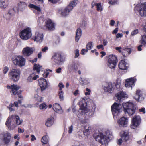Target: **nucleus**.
<instances>
[{"label": "nucleus", "mask_w": 146, "mask_h": 146, "mask_svg": "<svg viewBox=\"0 0 146 146\" xmlns=\"http://www.w3.org/2000/svg\"><path fill=\"white\" fill-rule=\"evenodd\" d=\"M81 104L79 110V114L78 117L82 123L87 122L88 117L86 113L89 111H94L96 109V105L93 101L89 98H82L80 101Z\"/></svg>", "instance_id": "1"}, {"label": "nucleus", "mask_w": 146, "mask_h": 146, "mask_svg": "<svg viewBox=\"0 0 146 146\" xmlns=\"http://www.w3.org/2000/svg\"><path fill=\"white\" fill-rule=\"evenodd\" d=\"M113 138L112 133L109 130L106 132V135H104L102 133H100L95 138L96 140L102 144L106 145Z\"/></svg>", "instance_id": "2"}, {"label": "nucleus", "mask_w": 146, "mask_h": 146, "mask_svg": "<svg viewBox=\"0 0 146 146\" xmlns=\"http://www.w3.org/2000/svg\"><path fill=\"white\" fill-rule=\"evenodd\" d=\"M123 106L125 114L127 113L129 115H131L135 112V107L134 104L131 102L123 103Z\"/></svg>", "instance_id": "3"}, {"label": "nucleus", "mask_w": 146, "mask_h": 146, "mask_svg": "<svg viewBox=\"0 0 146 146\" xmlns=\"http://www.w3.org/2000/svg\"><path fill=\"white\" fill-rule=\"evenodd\" d=\"M122 106L119 103H114L111 106V111L114 118L116 119L121 112Z\"/></svg>", "instance_id": "4"}, {"label": "nucleus", "mask_w": 146, "mask_h": 146, "mask_svg": "<svg viewBox=\"0 0 146 146\" xmlns=\"http://www.w3.org/2000/svg\"><path fill=\"white\" fill-rule=\"evenodd\" d=\"M134 9L135 11H137L142 17H146V2L137 4Z\"/></svg>", "instance_id": "5"}, {"label": "nucleus", "mask_w": 146, "mask_h": 146, "mask_svg": "<svg viewBox=\"0 0 146 146\" xmlns=\"http://www.w3.org/2000/svg\"><path fill=\"white\" fill-rule=\"evenodd\" d=\"M32 35L31 28L27 27L21 31L20 33V38L24 40H27L30 38Z\"/></svg>", "instance_id": "6"}, {"label": "nucleus", "mask_w": 146, "mask_h": 146, "mask_svg": "<svg viewBox=\"0 0 146 146\" xmlns=\"http://www.w3.org/2000/svg\"><path fill=\"white\" fill-rule=\"evenodd\" d=\"M20 73L19 69H12L9 73V78L15 82L17 81L19 78Z\"/></svg>", "instance_id": "7"}, {"label": "nucleus", "mask_w": 146, "mask_h": 146, "mask_svg": "<svg viewBox=\"0 0 146 146\" xmlns=\"http://www.w3.org/2000/svg\"><path fill=\"white\" fill-rule=\"evenodd\" d=\"M13 115H9L5 123V125L10 130H13L16 127L14 121Z\"/></svg>", "instance_id": "8"}, {"label": "nucleus", "mask_w": 146, "mask_h": 146, "mask_svg": "<svg viewBox=\"0 0 146 146\" xmlns=\"http://www.w3.org/2000/svg\"><path fill=\"white\" fill-rule=\"evenodd\" d=\"M25 59L22 56H15L13 60V63L19 67H22L25 65Z\"/></svg>", "instance_id": "9"}, {"label": "nucleus", "mask_w": 146, "mask_h": 146, "mask_svg": "<svg viewBox=\"0 0 146 146\" xmlns=\"http://www.w3.org/2000/svg\"><path fill=\"white\" fill-rule=\"evenodd\" d=\"M117 61V58L115 55H110L109 56L108 65L111 69L114 68L116 66Z\"/></svg>", "instance_id": "10"}, {"label": "nucleus", "mask_w": 146, "mask_h": 146, "mask_svg": "<svg viewBox=\"0 0 146 146\" xmlns=\"http://www.w3.org/2000/svg\"><path fill=\"white\" fill-rule=\"evenodd\" d=\"M51 60L52 62L57 64H59L60 63L63 62L65 60L64 58L58 53L54 54L52 57Z\"/></svg>", "instance_id": "11"}, {"label": "nucleus", "mask_w": 146, "mask_h": 146, "mask_svg": "<svg viewBox=\"0 0 146 146\" xmlns=\"http://www.w3.org/2000/svg\"><path fill=\"white\" fill-rule=\"evenodd\" d=\"M141 122V119L139 115H135L132 118L131 127L132 129H135L138 127Z\"/></svg>", "instance_id": "12"}, {"label": "nucleus", "mask_w": 146, "mask_h": 146, "mask_svg": "<svg viewBox=\"0 0 146 146\" xmlns=\"http://www.w3.org/2000/svg\"><path fill=\"white\" fill-rule=\"evenodd\" d=\"M43 33L40 32L36 31L33 36V39L34 41L40 43L43 41Z\"/></svg>", "instance_id": "13"}, {"label": "nucleus", "mask_w": 146, "mask_h": 146, "mask_svg": "<svg viewBox=\"0 0 146 146\" xmlns=\"http://www.w3.org/2000/svg\"><path fill=\"white\" fill-rule=\"evenodd\" d=\"M43 25L46 28L49 30H53L55 29V25L54 22L50 19H47L44 21Z\"/></svg>", "instance_id": "14"}, {"label": "nucleus", "mask_w": 146, "mask_h": 146, "mask_svg": "<svg viewBox=\"0 0 146 146\" xmlns=\"http://www.w3.org/2000/svg\"><path fill=\"white\" fill-rule=\"evenodd\" d=\"M34 51V48L27 46L23 49L22 53L24 56L28 57L33 54Z\"/></svg>", "instance_id": "15"}, {"label": "nucleus", "mask_w": 146, "mask_h": 146, "mask_svg": "<svg viewBox=\"0 0 146 146\" xmlns=\"http://www.w3.org/2000/svg\"><path fill=\"white\" fill-rule=\"evenodd\" d=\"M128 122V119L124 117H123L119 119L117 123L120 127H125L127 126Z\"/></svg>", "instance_id": "16"}, {"label": "nucleus", "mask_w": 146, "mask_h": 146, "mask_svg": "<svg viewBox=\"0 0 146 146\" xmlns=\"http://www.w3.org/2000/svg\"><path fill=\"white\" fill-rule=\"evenodd\" d=\"M136 79L135 77L130 78L127 79L126 80L125 86L127 88H132L135 85V83Z\"/></svg>", "instance_id": "17"}, {"label": "nucleus", "mask_w": 146, "mask_h": 146, "mask_svg": "<svg viewBox=\"0 0 146 146\" xmlns=\"http://www.w3.org/2000/svg\"><path fill=\"white\" fill-rule=\"evenodd\" d=\"M58 13L62 16L65 17L67 16L71 10L67 6L65 8H60L58 9Z\"/></svg>", "instance_id": "18"}, {"label": "nucleus", "mask_w": 146, "mask_h": 146, "mask_svg": "<svg viewBox=\"0 0 146 146\" xmlns=\"http://www.w3.org/2000/svg\"><path fill=\"white\" fill-rule=\"evenodd\" d=\"M39 84L42 91L44 90L48 87V85L47 81L44 78H40L39 80Z\"/></svg>", "instance_id": "19"}, {"label": "nucleus", "mask_w": 146, "mask_h": 146, "mask_svg": "<svg viewBox=\"0 0 146 146\" xmlns=\"http://www.w3.org/2000/svg\"><path fill=\"white\" fill-rule=\"evenodd\" d=\"M2 135L3 136L2 140L4 143L6 144L9 143L11 140V134L7 132H6L3 133Z\"/></svg>", "instance_id": "20"}, {"label": "nucleus", "mask_w": 146, "mask_h": 146, "mask_svg": "<svg viewBox=\"0 0 146 146\" xmlns=\"http://www.w3.org/2000/svg\"><path fill=\"white\" fill-rule=\"evenodd\" d=\"M136 94L138 96V100L139 101L143 100L146 96V93L143 92L141 91L140 90H137Z\"/></svg>", "instance_id": "21"}, {"label": "nucleus", "mask_w": 146, "mask_h": 146, "mask_svg": "<svg viewBox=\"0 0 146 146\" xmlns=\"http://www.w3.org/2000/svg\"><path fill=\"white\" fill-rule=\"evenodd\" d=\"M103 89L105 92L111 93L113 90V86L111 82L106 83L103 87Z\"/></svg>", "instance_id": "22"}, {"label": "nucleus", "mask_w": 146, "mask_h": 146, "mask_svg": "<svg viewBox=\"0 0 146 146\" xmlns=\"http://www.w3.org/2000/svg\"><path fill=\"white\" fill-rule=\"evenodd\" d=\"M116 97L119 101H121L123 100L125 98H127L128 95L125 92L120 91L116 94Z\"/></svg>", "instance_id": "23"}, {"label": "nucleus", "mask_w": 146, "mask_h": 146, "mask_svg": "<svg viewBox=\"0 0 146 146\" xmlns=\"http://www.w3.org/2000/svg\"><path fill=\"white\" fill-rule=\"evenodd\" d=\"M53 109L55 112L61 114L63 112L61 106L59 104L57 103L53 104Z\"/></svg>", "instance_id": "24"}, {"label": "nucleus", "mask_w": 146, "mask_h": 146, "mask_svg": "<svg viewBox=\"0 0 146 146\" xmlns=\"http://www.w3.org/2000/svg\"><path fill=\"white\" fill-rule=\"evenodd\" d=\"M20 87L17 85L14 84L11 85V86H7L8 88H10L12 90L11 91L13 95H15L17 93L18 90L20 88Z\"/></svg>", "instance_id": "25"}, {"label": "nucleus", "mask_w": 146, "mask_h": 146, "mask_svg": "<svg viewBox=\"0 0 146 146\" xmlns=\"http://www.w3.org/2000/svg\"><path fill=\"white\" fill-rule=\"evenodd\" d=\"M120 135L123 141H127L129 139V137L128 132L123 131L121 132Z\"/></svg>", "instance_id": "26"}, {"label": "nucleus", "mask_w": 146, "mask_h": 146, "mask_svg": "<svg viewBox=\"0 0 146 146\" xmlns=\"http://www.w3.org/2000/svg\"><path fill=\"white\" fill-rule=\"evenodd\" d=\"M13 117L16 127L17 126L20 125L22 123L23 120L17 115H13Z\"/></svg>", "instance_id": "27"}, {"label": "nucleus", "mask_w": 146, "mask_h": 146, "mask_svg": "<svg viewBox=\"0 0 146 146\" xmlns=\"http://www.w3.org/2000/svg\"><path fill=\"white\" fill-rule=\"evenodd\" d=\"M29 8L33 9L34 11V12L36 13L35 11H37V13H39L41 11V9L40 7L37 6L33 4H30L28 5Z\"/></svg>", "instance_id": "28"}, {"label": "nucleus", "mask_w": 146, "mask_h": 146, "mask_svg": "<svg viewBox=\"0 0 146 146\" xmlns=\"http://www.w3.org/2000/svg\"><path fill=\"white\" fill-rule=\"evenodd\" d=\"M119 67L120 69L126 70L127 67V63L124 60H121L119 62Z\"/></svg>", "instance_id": "29"}, {"label": "nucleus", "mask_w": 146, "mask_h": 146, "mask_svg": "<svg viewBox=\"0 0 146 146\" xmlns=\"http://www.w3.org/2000/svg\"><path fill=\"white\" fill-rule=\"evenodd\" d=\"M84 135L87 136L90 134L91 131V127L89 124H87L84 126Z\"/></svg>", "instance_id": "30"}, {"label": "nucleus", "mask_w": 146, "mask_h": 146, "mask_svg": "<svg viewBox=\"0 0 146 146\" xmlns=\"http://www.w3.org/2000/svg\"><path fill=\"white\" fill-rule=\"evenodd\" d=\"M82 35V30L80 28H78L77 29L76 35L75 37L76 42H77L80 39Z\"/></svg>", "instance_id": "31"}, {"label": "nucleus", "mask_w": 146, "mask_h": 146, "mask_svg": "<svg viewBox=\"0 0 146 146\" xmlns=\"http://www.w3.org/2000/svg\"><path fill=\"white\" fill-rule=\"evenodd\" d=\"M26 6V3L23 1H20L18 3V8L21 11H23Z\"/></svg>", "instance_id": "32"}, {"label": "nucleus", "mask_w": 146, "mask_h": 146, "mask_svg": "<svg viewBox=\"0 0 146 146\" xmlns=\"http://www.w3.org/2000/svg\"><path fill=\"white\" fill-rule=\"evenodd\" d=\"M131 53V50L129 48H125L123 50L122 54L123 56L126 57L128 56Z\"/></svg>", "instance_id": "33"}, {"label": "nucleus", "mask_w": 146, "mask_h": 146, "mask_svg": "<svg viewBox=\"0 0 146 146\" xmlns=\"http://www.w3.org/2000/svg\"><path fill=\"white\" fill-rule=\"evenodd\" d=\"M54 122V118L50 117L48 118L45 123V125L47 127H50L52 125Z\"/></svg>", "instance_id": "34"}, {"label": "nucleus", "mask_w": 146, "mask_h": 146, "mask_svg": "<svg viewBox=\"0 0 146 146\" xmlns=\"http://www.w3.org/2000/svg\"><path fill=\"white\" fill-rule=\"evenodd\" d=\"M80 82L82 85H88L90 82L89 79L87 78H80Z\"/></svg>", "instance_id": "35"}, {"label": "nucleus", "mask_w": 146, "mask_h": 146, "mask_svg": "<svg viewBox=\"0 0 146 146\" xmlns=\"http://www.w3.org/2000/svg\"><path fill=\"white\" fill-rule=\"evenodd\" d=\"M78 2V0H74L71 1L69 5L67 6L72 11L73 8L76 6Z\"/></svg>", "instance_id": "36"}, {"label": "nucleus", "mask_w": 146, "mask_h": 146, "mask_svg": "<svg viewBox=\"0 0 146 146\" xmlns=\"http://www.w3.org/2000/svg\"><path fill=\"white\" fill-rule=\"evenodd\" d=\"M8 3V0H1V8L3 9L6 8Z\"/></svg>", "instance_id": "37"}, {"label": "nucleus", "mask_w": 146, "mask_h": 146, "mask_svg": "<svg viewBox=\"0 0 146 146\" xmlns=\"http://www.w3.org/2000/svg\"><path fill=\"white\" fill-rule=\"evenodd\" d=\"M41 68L42 66L39 64H34L33 69L34 70H35L37 72V73H39Z\"/></svg>", "instance_id": "38"}, {"label": "nucleus", "mask_w": 146, "mask_h": 146, "mask_svg": "<svg viewBox=\"0 0 146 146\" xmlns=\"http://www.w3.org/2000/svg\"><path fill=\"white\" fill-rule=\"evenodd\" d=\"M48 137L47 135L43 136L41 139V142L44 144H47L48 142Z\"/></svg>", "instance_id": "39"}, {"label": "nucleus", "mask_w": 146, "mask_h": 146, "mask_svg": "<svg viewBox=\"0 0 146 146\" xmlns=\"http://www.w3.org/2000/svg\"><path fill=\"white\" fill-rule=\"evenodd\" d=\"M76 63L74 62L72 63L68 66V69L70 70H76Z\"/></svg>", "instance_id": "40"}, {"label": "nucleus", "mask_w": 146, "mask_h": 146, "mask_svg": "<svg viewBox=\"0 0 146 146\" xmlns=\"http://www.w3.org/2000/svg\"><path fill=\"white\" fill-rule=\"evenodd\" d=\"M141 43L146 46V34L142 36L141 40L140 41Z\"/></svg>", "instance_id": "41"}, {"label": "nucleus", "mask_w": 146, "mask_h": 146, "mask_svg": "<svg viewBox=\"0 0 146 146\" xmlns=\"http://www.w3.org/2000/svg\"><path fill=\"white\" fill-rule=\"evenodd\" d=\"M34 98L35 100H36L37 101L42 102L43 98L42 97H40L37 94H35L34 96Z\"/></svg>", "instance_id": "42"}, {"label": "nucleus", "mask_w": 146, "mask_h": 146, "mask_svg": "<svg viewBox=\"0 0 146 146\" xmlns=\"http://www.w3.org/2000/svg\"><path fill=\"white\" fill-rule=\"evenodd\" d=\"M64 92L62 91H60L58 93V95L60 101H62L64 99Z\"/></svg>", "instance_id": "43"}, {"label": "nucleus", "mask_w": 146, "mask_h": 146, "mask_svg": "<svg viewBox=\"0 0 146 146\" xmlns=\"http://www.w3.org/2000/svg\"><path fill=\"white\" fill-rule=\"evenodd\" d=\"M38 74L37 73V72L36 73L33 72L30 75L32 76V78L33 79V80H35L39 78V76Z\"/></svg>", "instance_id": "44"}, {"label": "nucleus", "mask_w": 146, "mask_h": 146, "mask_svg": "<svg viewBox=\"0 0 146 146\" xmlns=\"http://www.w3.org/2000/svg\"><path fill=\"white\" fill-rule=\"evenodd\" d=\"M95 5L96 6L97 11H102L103 9L101 3H96Z\"/></svg>", "instance_id": "45"}, {"label": "nucleus", "mask_w": 146, "mask_h": 146, "mask_svg": "<svg viewBox=\"0 0 146 146\" xmlns=\"http://www.w3.org/2000/svg\"><path fill=\"white\" fill-rule=\"evenodd\" d=\"M16 10L14 8L9 9V11L8 14L11 16L14 15L15 13Z\"/></svg>", "instance_id": "46"}, {"label": "nucleus", "mask_w": 146, "mask_h": 146, "mask_svg": "<svg viewBox=\"0 0 146 146\" xmlns=\"http://www.w3.org/2000/svg\"><path fill=\"white\" fill-rule=\"evenodd\" d=\"M47 106L45 103H42L40 104L39 106V108L41 110L46 109L47 108Z\"/></svg>", "instance_id": "47"}, {"label": "nucleus", "mask_w": 146, "mask_h": 146, "mask_svg": "<svg viewBox=\"0 0 146 146\" xmlns=\"http://www.w3.org/2000/svg\"><path fill=\"white\" fill-rule=\"evenodd\" d=\"M121 84V80L119 79H117L115 81V86L117 88H120Z\"/></svg>", "instance_id": "48"}, {"label": "nucleus", "mask_w": 146, "mask_h": 146, "mask_svg": "<svg viewBox=\"0 0 146 146\" xmlns=\"http://www.w3.org/2000/svg\"><path fill=\"white\" fill-rule=\"evenodd\" d=\"M93 47L92 42H90L86 45V48L88 50H90Z\"/></svg>", "instance_id": "49"}, {"label": "nucleus", "mask_w": 146, "mask_h": 146, "mask_svg": "<svg viewBox=\"0 0 146 146\" xmlns=\"http://www.w3.org/2000/svg\"><path fill=\"white\" fill-rule=\"evenodd\" d=\"M8 108L11 112L14 111L15 109L13 104H11L9 105Z\"/></svg>", "instance_id": "50"}, {"label": "nucleus", "mask_w": 146, "mask_h": 146, "mask_svg": "<svg viewBox=\"0 0 146 146\" xmlns=\"http://www.w3.org/2000/svg\"><path fill=\"white\" fill-rule=\"evenodd\" d=\"M43 18L42 17H40L38 21V22L39 25H41L44 23Z\"/></svg>", "instance_id": "51"}, {"label": "nucleus", "mask_w": 146, "mask_h": 146, "mask_svg": "<svg viewBox=\"0 0 146 146\" xmlns=\"http://www.w3.org/2000/svg\"><path fill=\"white\" fill-rule=\"evenodd\" d=\"M86 92H85V95L86 96L89 95L91 93L90 90L88 88H86L85 89Z\"/></svg>", "instance_id": "52"}, {"label": "nucleus", "mask_w": 146, "mask_h": 146, "mask_svg": "<svg viewBox=\"0 0 146 146\" xmlns=\"http://www.w3.org/2000/svg\"><path fill=\"white\" fill-rule=\"evenodd\" d=\"M75 56L74 58H77L79 56V52L78 49H77L76 50L74 51Z\"/></svg>", "instance_id": "53"}, {"label": "nucleus", "mask_w": 146, "mask_h": 146, "mask_svg": "<svg viewBox=\"0 0 146 146\" xmlns=\"http://www.w3.org/2000/svg\"><path fill=\"white\" fill-rule=\"evenodd\" d=\"M9 70V68L7 66H5L3 68V72L4 74H6Z\"/></svg>", "instance_id": "54"}, {"label": "nucleus", "mask_w": 146, "mask_h": 146, "mask_svg": "<svg viewBox=\"0 0 146 146\" xmlns=\"http://www.w3.org/2000/svg\"><path fill=\"white\" fill-rule=\"evenodd\" d=\"M138 33V30L137 29H136L133 31L131 33V36H134L137 34Z\"/></svg>", "instance_id": "55"}, {"label": "nucleus", "mask_w": 146, "mask_h": 146, "mask_svg": "<svg viewBox=\"0 0 146 146\" xmlns=\"http://www.w3.org/2000/svg\"><path fill=\"white\" fill-rule=\"evenodd\" d=\"M33 79L32 78V76L30 75L27 78V82H31L33 81Z\"/></svg>", "instance_id": "56"}, {"label": "nucleus", "mask_w": 146, "mask_h": 146, "mask_svg": "<svg viewBox=\"0 0 146 146\" xmlns=\"http://www.w3.org/2000/svg\"><path fill=\"white\" fill-rule=\"evenodd\" d=\"M58 86L60 88V91H62V89L64 88V85H63L62 83H59L58 84Z\"/></svg>", "instance_id": "57"}, {"label": "nucleus", "mask_w": 146, "mask_h": 146, "mask_svg": "<svg viewBox=\"0 0 146 146\" xmlns=\"http://www.w3.org/2000/svg\"><path fill=\"white\" fill-rule=\"evenodd\" d=\"M48 48L47 46H45L43 48H42L41 49V51L43 52L46 53L47 52V51L48 50Z\"/></svg>", "instance_id": "58"}, {"label": "nucleus", "mask_w": 146, "mask_h": 146, "mask_svg": "<svg viewBox=\"0 0 146 146\" xmlns=\"http://www.w3.org/2000/svg\"><path fill=\"white\" fill-rule=\"evenodd\" d=\"M88 50L87 48L86 49H83L81 50V53L82 55H84L86 52H87L88 51Z\"/></svg>", "instance_id": "59"}, {"label": "nucleus", "mask_w": 146, "mask_h": 146, "mask_svg": "<svg viewBox=\"0 0 146 146\" xmlns=\"http://www.w3.org/2000/svg\"><path fill=\"white\" fill-rule=\"evenodd\" d=\"M69 130H68V133H71L73 130V126L72 125H71L69 127Z\"/></svg>", "instance_id": "60"}, {"label": "nucleus", "mask_w": 146, "mask_h": 146, "mask_svg": "<svg viewBox=\"0 0 146 146\" xmlns=\"http://www.w3.org/2000/svg\"><path fill=\"white\" fill-rule=\"evenodd\" d=\"M117 1V0H111V1L109 2V3L112 4H114L116 3Z\"/></svg>", "instance_id": "61"}, {"label": "nucleus", "mask_w": 146, "mask_h": 146, "mask_svg": "<svg viewBox=\"0 0 146 146\" xmlns=\"http://www.w3.org/2000/svg\"><path fill=\"white\" fill-rule=\"evenodd\" d=\"M19 136V133L15 135L14 137V139H17L18 140H19L20 138Z\"/></svg>", "instance_id": "62"}, {"label": "nucleus", "mask_w": 146, "mask_h": 146, "mask_svg": "<svg viewBox=\"0 0 146 146\" xmlns=\"http://www.w3.org/2000/svg\"><path fill=\"white\" fill-rule=\"evenodd\" d=\"M31 140L32 141H33L34 140H36V138L34 135H31Z\"/></svg>", "instance_id": "63"}, {"label": "nucleus", "mask_w": 146, "mask_h": 146, "mask_svg": "<svg viewBox=\"0 0 146 146\" xmlns=\"http://www.w3.org/2000/svg\"><path fill=\"white\" fill-rule=\"evenodd\" d=\"M143 29L144 31L146 32V22L143 23Z\"/></svg>", "instance_id": "64"}]
</instances>
